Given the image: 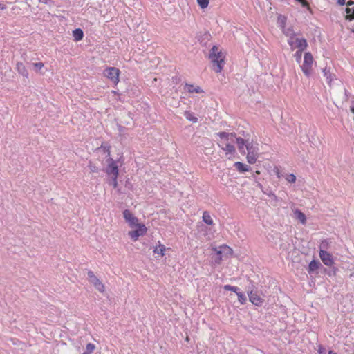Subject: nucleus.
<instances>
[{"label":"nucleus","mask_w":354,"mask_h":354,"mask_svg":"<svg viewBox=\"0 0 354 354\" xmlns=\"http://www.w3.org/2000/svg\"><path fill=\"white\" fill-rule=\"evenodd\" d=\"M216 135L220 138L218 145L225 155H234L236 153L234 147L236 133L223 131L218 132Z\"/></svg>","instance_id":"obj_1"},{"label":"nucleus","mask_w":354,"mask_h":354,"mask_svg":"<svg viewBox=\"0 0 354 354\" xmlns=\"http://www.w3.org/2000/svg\"><path fill=\"white\" fill-rule=\"evenodd\" d=\"M225 55L218 50L216 46H214L209 52V59L214 65V70L216 73H221L225 64Z\"/></svg>","instance_id":"obj_2"},{"label":"nucleus","mask_w":354,"mask_h":354,"mask_svg":"<svg viewBox=\"0 0 354 354\" xmlns=\"http://www.w3.org/2000/svg\"><path fill=\"white\" fill-rule=\"evenodd\" d=\"M97 153H102L106 154L105 164L106 167L103 169V171L107 174V183L111 185V151L110 146L108 143H102L100 147L95 149Z\"/></svg>","instance_id":"obj_3"},{"label":"nucleus","mask_w":354,"mask_h":354,"mask_svg":"<svg viewBox=\"0 0 354 354\" xmlns=\"http://www.w3.org/2000/svg\"><path fill=\"white\" fill-rule=\"evenodd\" d=\"M313 61V57L310 52H306L304 53V62L300 67L304 74L308 77H310L312 74Z\"/></svg>","instance_id":"obj_4"},{"label":"nucleus","mask_w":354,"mask_h":354,"mask_svg":"<svg viewBox=\"0 0 354 354\" xmlns=\"http://www.w3.org/2000/svg\"><path fill=\"white\" fill-rule=\"evenodd\" d=\"M246 149L248 151V153H247V156H246L248 162L249 164H254L256 162L257 158H259V149L258 147V144H256V145H253L252 143L248 144Z\"/></svg>","instance_id":"obj_5"},{"label":"nucleus","mask_w":354,"mask_h":354,"mask_svg":"<svg viewBox=\"0 0 354 354\" xmlns=\"http://www.w3.org/2000/svg\"><path fill=\"white\" fill-rule=\"evenodd\" d=\"M288 44L292 50L296 48H301V50H306L308 47V42L304 38L292 37L288 39Z\"/></svg>","instance_id":"obj_6"},{"label":"nucleus","mask_w":354,"mask_h":354,"mask_svg":"<svg viewBox=\"0 0 354 354\" xmlns=\"http://www.w3.org/2000/svg\"><path fill=\"white\" fill-rule=\"evenodd\" d=\"M252 284V287L249 286L247 290V293L249 297L250 301L257 306H261L263 304L264 300L257 294V292L253 290V283L250 281Z\"/></svg>","instance_id":"obj_7"},{"label":"nucleus","mask_w":354,"mask_h":354,"mask_svg":"<svg viewBox=\"0 0 354 354\" xmlns=\"http://www.w3.org/2000/svg\"><path fill=\"white\" fill-rule=\"evenodd\" d=\"M87 274L89 282L92 283L97 290H99L101 292H104V286L99 280V279L94 274V272L91 270H89Z\"/></svg>","instance_id":"obj_8"},{"label":"nucleus","mask_w":354,"mask_h":354,"mask_svg":"<svg viewBox=\"0 0 354 354\" xmlns=\"http://www.w3.org/2000/svg\"><path fill=\"white\" fill-rule=\"evenodd\" d=\"M136 227H137L136 230L129 231L128 233L129 236L134 241H136L139 236L144 235L147 232V228L143 224L138 223Z\"/></svg>","instance_id":"obj_9"},{"label":"nucleus","mask_w":354,"mask_h":354,"mask_svg":"<svg viewBox=\"0 0 354 354\" xmlns=\"http://www.w3.org/2000/svg\"><path fill=\"white\" fill-rule=\"evenodd\" d=\"M122 165V162H121L120 160L116 161L112 159V185L114 187H117L118 186L116 178L119 175L118 167Z\"/></svg>","instance_id":"obj_10"},{"label":"nucleus","mask_w":354,"mask_h":354,"mask_svg":"<svg viewBox=\"0 0 354 354\" xmlns=\"http://www.w3.org/2000/svg\"><path fill=\"white\" fill-rule=\"evenodd\" d=\"M319 257L323 263L327 266H332L334 264V259L332 254L327 251H319Z\"/></svg>","instance_id":"obj_11"},{"label":"nucleus","mask_w":354,"mask_h":354,"mask_svg":"<svg viewBox=\"0 0 354 354\" xmlns=\"http://www.w3.org/2000/svg\"><path fill=\"white\" fill-rule=\"evenodd\" d=\"M123 216L126 222L129 223L130 227H133L138 224V219L136 216H134L129 210L125 209L123 212Z\"/></svg>","instance_id":"obj_12"},{"label":"nucleus","mask_w":354,"mask_h":354,"mask_svg":"<svg viewBox=\"0 0 354 354\" xmlns=\"http://www.w3.org/2000/svg\"><path fill=\"white\" fill-rule=\"evenodd\" d=\"M235 143L237 144L238 149L241 153L245 154V147L247 149V145L251 144L252 142H250L248 140H245L241 137L237 138L236 136Z\"/></svg>","instance_id":"obj_13"},{"label":"nucleus","mask_w":354,"mask_h":354,"mask_svg":"<svg viewBox=\"0 0 354 354\" xmlns=\"http://www.w3.org/2000/svg\"><path fill=\"white\" fill-rule=\"evenodd\" d=\"M211 37L212 36L210 33L209 32H205L198 37V41L201 46H207L208 41L211 39Z\"/></svg>","instance_id":"obj_14"},{"label":"nucleus","mask_w":354,"mask_h":354,"mask_svg":"<svg viewBox=\"0 0 354 354\" xmlns=\"http://www.w3.org/2000/svg\"><path fill=\"white\" fill-rule=\"evenodd\" d=\"M234 167L240 174H243L250 170V167L249 165L241 162H234Z\"/></svg>","instance_id":"obj_15"},{"label":"nucleus","mask_w":354,"mask_h":354,"mask_svg":"<svg viewBox=\"0 0 354 354\" xmlns=\"http://www.w3.org/2000/svg\"><path fill=\"white\" fill-rule=\"evenodd\" d=\"M16 69L19 74L21 75L24 77L28 78V72L22 62H18L17 63Z\"/></svg>","instance_id":"obj_16"},{"label":"nucleus","mask_w":354,"mask_h":354,"mask_svg":"<svg viewBox=\"0 0 354 354\" xmlns=\"http://www.w3.org/2000/svg\"><path fill=\"white\" fill-rule=\"evenodd\" d=\"M185 90L189 93H202L203 89L200 86H195L193 84H185Z\"/></svg>","instance_id":"obj_17"},{"label":"nucleus","mask_w":354,"mask_h":354,"mask_svg":"<svg viewBox=\"0 0 354 354\" xmlns=\"http://www.w3.org/2000/svg\"><path fill=\"white\" fill-rule=\"evenodd\" d=\"M322 266L321 263L317 260H313L310 261L308 266V272L309 274L313 273L317 269H319Z\"/></svg>","instance_id":"obj_18"},{"label":"nucleus","mask_w":354,"mask_h":354,"mask_svg":"<svg viewBox=\"0 0 354 354\" xmlns=\"http://www.w3.org/2000/svg\"><path fill=\"white\" fill-rule=\"evenodd\" d=\"M282 30L283 33L289 38H292L294 37H296L297 35H299V33H295L293 28L292 26L290 27H283Z\"/></svg>","instance_id":"obj_19"},{"label":"nucleus","mask_w":354,"mask_h":354,"mask_svg":"<svg viewBox=\"0 0 354 354\" xmlns=\"http://www.w3.org/2000/svg\"><path fill=\"white\" fill-rule=\"evenodd\" d=\"M73 37L75 41H81L84 37V32L81 28H76L73 31Z\"/></svg>","instance_id":"obj_20"},{"label":"nucleus","mask_w":354,"mask_h":354,"mask_svg":"<svg viewBox=\"0 0 354 354\" xmlns=\"http://www.w3.org/2000/svg\"><path fill=\"white\" fill-rule=\"evenodd\" d=\"M295 216L298 219L302 224H305L306 222V217L305 214L301 212L299 209H295L294 211Z\"/></svg>","instance_id":"obj_21"},{"label":"nucleus","mask_w":354,"mask_h":354,"mask_svg":"<svg viewBox=\"0 0 354 354\" xmlns=\"http://www.w3.org/2000/svg\"><path fill=\"white\" fill-rule=\"evenodd\" d=\"M120 71L118 68L112 67V82L117 84L119 82Z\"/></svg>","instance_id":"obj_22"},{"label":"nucleus","mask_w":354,"mask_h":354,"mask_svg":"<svg viewBox=\"0 0 354 354\" xmlns=\"http://www.w3.org/2000/svg\"><path fill=\"white\" fill-rule=\"evenodd\" d=\"M323 73H324V76L326 77V81H327V83L328 84H330L333 80V74L330 71V69L328 68L327 67L324 68L323 69Z\"/></svg>","instance_id":"obj_23"},{"label":"nucleus","mask_w":354,"mask_h":354,"mask_svg":"<svg viewBox=\"0 0 354 354\" xmlns=\"http://www.w3.org/2000/svg\"><path fill=\"white\" fill-rule=\"evenodd\" d=\"M203 221L207 225H213V220L207 211H205L203 214Z\"/></svg>","instance_id":"obj_24"},{"label":"nucleus","mask_w":354,"mask_h":354,"mask_svg":"<svg viewBox=\"0 0 354 354\" xmlns=\"http://www.w3.org/2000/svg\"><path fill=\"white\" fill-rule=\"evenodd\" d=\"M184 116L187 120L189 121H191L194 123H196L198 122V118L194 115V113L191 112L190 111H185L184 112Z\"/></svg>","instance_id":"obj_25"},{"label":"nucleus","mask_w":354,"mask_h":354,"mask_svg":"<svg viewBox=\"0 0 354 354\" xmlns=\"http://www.w3.org/2000/svg\"><path fill=\"white\" fill-rule=\"evenodd\" d=\"M165 246L162 244L159 243L158 245L156 246L153 249V252L157 254H160V256H164V252L165 251Z\"/></svg>","instance_id":"obj_26"},{"label":"nucleus","mask_w":354,"mask_h":354,"mask_svg":"<svg viewBox=\"0 0 354 354\" xmlns=\"http://www.w3.org/2000/svg\"><path fill=\"white\" fill-rule=\"evenodd\" d=\"M304 50H301V48H298L297 50L294 54V57L295 61L299 64L301 62L302 53Z\"/></svg>","instance_id":"obj_27"},{"label":"nucleus","mask_w":354,"mask_h":354,"mask_svg":"<svg viewBox=\"0 0 354 354\" xmlns=\"http://www.w3.org/2000/svg\"><path fill=\"white\" fill-rule=\"evenodd\" d=\"M346 12L347 13L346 19L351 21L354 19V7L353 8H346Z\"/></svg>","instance_id":"obj_28"},{"label":"nucleus","mask_w":354,"mask_h":354,"mask_svg":"<svg viewBox=\"0 0 354 354\" xmlns=\"http://www.w3.org/2000/svg\"><path fill=\"white\" fill-rule=\"evenodd\" d=\"M214 263L219 264L222 261V252L221 250H216V252L214 257Z\"/></svg>","instance_id":"obj_29"},{"label":"nucleus","mask_w":354,"mask_h":354,"mask_svg":"<svg viewBox=\"0 0 354 354\" xmlns=\"http://www.w3.org/2000/svg\"><path fill=\"white\" fill-rule=\"evenodd\" d=\"M95 346L92 343H88L86 344V350L82 353V354H91L95 349Z\"/></svg>","instance_id":"obj_30"},{"label":"nucleus","mask_w":354,"mask_h":354,"mask_svg":"<svg viewBox=\"0 0 354 354\" xmlns=\"http://www.w3.org/2000/svg\"><path fill=\"white\" fill-rule=\"evenodd\" d=\"M236 295L238 297V300L240 302V304H245V302L247 301V297H246L245 295L241 292H236Z\"/></svg>","instance_id":"obj_31"},{"label":"nucleus","mask_w":354,"mask_h":354,"mask_svg":"<svg viewBox=\"0 0 354 354\" xmlns=\"http://www.w3.org/2000/svg\"><path fill=\"white\" fill-rule=\"evenodd\" d=\"M223 289L225 290H228V291H232L234 292H235L236 294V292H239V288L236 286H231V285H225L223 286Z\"/></svg>","instance_id":"obj_32"},{"label":"nucleus","mask_w":354,"mask_h":354,"mask_svg":"<svg viewBox=\"0 0 354 354\" xmlns=\"http://www.w3.org/2000/svg\"><path fill=\"white\" fill-rule=\"evenodd\" d=\"M328 245H329V243H328V240L322 241L320 243V245H319V251H321V250L326 251V250L328 248Z\"/></svg>","instance_id":"obj_33"},{"label":"nucleus","mask_w":354,"mask_h":354,"mask_svg":"<svg viewBox=\"0 0 354 354\" xmlns=\"http://www.w3.org/2000/svg\"><path fill=\"white\" fill-rule=\"evenodd\" d=\"M197 3L201 8H206L209 3V0H197Z\"/></svg>","instance_id":"obj_34"},{"label":"nucleus","mask_w":354,"mask_h":354,"mask_svg":"<svg viewBox=\"0 0 354 354\" xmlns=\"http://www.w3.org/2000/svg\"><path fill=\"white\" fill-rule=\"evenodd\" d=\"M286 18L283 16L279 15L278 17V23L281 29L283 28L286 26Z\"/></svg>","instance_id":"obj_35"},{"label":"nucleus","mask_w":354,"mask_h":354,"mask_svg":"<svg viewBox=\"0 0 354 354\" xmlns=\"http://www.w3.org/2000/svg\"><path fill=\"white\" fill-rule=\"evenodd\" d=\"M286 180L290 183H294L296 181V176L293 174H290L286 176Z\"/></svg>","instance_id":"obj_36"},{"label":"nucleus","mask_w":354,"mask_h":354,"mask_svg":"<svg viewBox=\"0 0 354 354\" xmlns=\"http://www.w3.org/2000/svg\"><path fill=\"white\" fill-rule=\"evenodd\" d=\"M32 65L37 72L39 71L44 66L42 62L33 63Z\"/></svg>","instance_id":"obj_37"},{"label":"nucleus","mask_w":354,"mask_h":354,"mask_svg":"<svg viewBox=\"0 0 354 354\" xmlns=\"http://www.w3.org/2000/svg\"><path fill=\"white\" fill-rule=\"evenodd\" d=\"M119 89L112 91V93H113V95H112V100H113V98H118L120 100H121V95L119 93Z\"/></svg>","instance_id":"obj_38"},{"label":"nucleus","mask_w":354,"mask_h":354,"mask_svg":"<svg viewBox=\"0 0 354 354\" xmlns=\"http://www.w3.org/2000/svg\"><path fill=\"white\" fill-rule=\"evenodd\" d=\"M104 74L107 78H111V67H107L104 71Z\"/></svg>","instance_id":"obj_39"},{"label":"nucleus","mask_w":354,"mask_h":354,"mask_svg":"<svg viewBox=\"0 0 354 354\" xmlns=\"http://www.w3.org/2000/svg\"><path fill=\"white\" fill-rule=\"evenodd\" d=\"M326 348L323 346L319 345L318 353L319 354H326Z\"/></svg>","instance_id":"obj_40"},{"label":"nucleus","mask_w":354,"mask_h":354,"mask_svg":"<svg viewBox=\"0 0 354 354\" xmlns=\"http://www.w3.org/2000/svg\"><path fill=\"white\" fill-rule=\"evenodd\" d=\"M88 167H89L91 171L93 173L98 171V168L95 165H89Z\"/></svg>","instance_id":"obj_41"},{"label":"nucleus","mask_w":354,"mask_h":354,"mask_svg":"<svg viewBox=\"0 0 354 354\" xmlns=\"http://www.w3.org/2000/svg\"><path fill=\"white\" fill-rule=\"evenodd\" d=\"M262 192H263V194L268 195L270 197H271L272 195H273V192L270 189H268L263 190Z\"/></svg>","instance_id":"obj_42"},{"label":"nucleus","mask_w":354,"mask_h":354,"mask_svg":"<svg viewBox=\"0 0 354 354\" xmlns=\"http://www.w3.org/2000/svg\"><path fill=\"white\" fill-rule=\"evenodd\" d=\"M337 3L339 6H344L346 4V0H337Z\"/></svg>","instance_id":"obj_43"},{"label":"nucleus","mask_w":354,"mask_h":354,"mask_svg":"<svg viewBox=\"0 0 354 354\" xmlns=\"http://www.w3.org/2000/svg\"><path fill=\"white\" fill-rule=\"evenodd\" d=\"M39 1L44 4H48L52 2V0H39Z\"/></svg>","instance_id":"obj_44"},{"label":"nucleus","mask_w":354,"mask_h":354,"mask_svg":"<svg viewBox=\"0 0 354 354\" xmlns=\"http://www.w3.org/2000/svg\"><path fill=\"white\" fill-rule=\"evenodd\" d=\"M257 186L259 188H260V189H261L262 192H263V190H264V188H263V185H262L260 183L257 182Z\"/></svg>","instance_id":"obj_45"},{"label":"nucleus","mask_w":354,"mask_h":354,"mask_svg":"<svg viewBox=\"0 0 354 354\" xmlns=\"http://www.w3.org/2000/svg\"><path fill=\"white\" fill-rule=\"evenodd\" d=\"M271 198L275 202L278 201V197L274 193L273 195H272Z\"/></svg>","instance_id":"obj_46"},{"label":"nucleus","mask_w":354,"mask_h":354,"mask_svg":"<svg viewBox=\"0 0 354 354\" xmlns=\"http://www.w3.org/2000/svg\"><path fill=\"white\" fill-rule=\"evenodd\" d=\"M6 8V5L2 4V3H0V10H5Z\"/></svg>","instance_id":"obj_47"},{"label":"nucleus","mask_w":354,"mask_h":354,"mask_svg":"<svg viewBox=\"0 0 354 354\" xmlns=\"http://www.w3.org/2000/svg\"><path fill=\"white\" fill-rule=\"evenodd\" d=\"M347 5H348V6H351V5H354V2H353V1H348V2Z\"/></svg>","instance_id":"obj_48"},{"label":"nucleus","mask_w":354,"mask_h":354,"mask_svg":"<svg viewBox=\"0 0 354 354\" xmlns=\"http://www.w3.org/2000/svg\"><path fill=\"white\" fill-rule=\"evenodd\" d=\"M328 354H337V353H335V352H334V351H330L328 352Z\"/></svg>","instance_id":"obj_49"},{"label":"nucleus","mask_w":354,"mask_h":354,"mask_svg":"<svg viewBox=\"0 0 354 354\" xmlns=\"http://www.w3.org/2000/svg\"><path fill=\"white\" fill-rule=\"evenodd\" d=\"M351 111L353 113H354V107H351Z\"/></svg>","instance_id":"obj_50"},{"label":"nucleus","mask_w":354,"mask_h":354,"mask_svg":"<svg viewBox=\"0 0 354 354\" xmlns=\"http://www.w3.org/2000/svg\"><path fill=\"white\" fill-rule=\"evenodd\" d=\"M256 174H260L259 171H256Z\"/></svg>","instance_id":"obj_51"},{"label":"nucleus","mask_w":354,"mask_h":354,"mask_svg":"<svg viewBox=\"0 0 354 354\" xmlns=\"http://www.w3.org/2000/svg\"><path fill=\"white\" fill-rule=\"evenodd\" d=\"M299 1H301V0H298Z\"/></svg>","instance_id":"obj_52"}]
</instances>
